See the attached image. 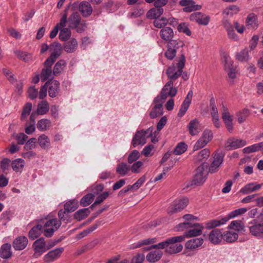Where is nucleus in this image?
<instances>
[{
    "instance_id": "nucleus-9",
    "label": "nucleus",
    "mask_w": 263,
    "mask_h": 263,
    "mask_svg": "<svg viewBox=\"0 0 263 263\" xmlns=\"http://www.w3.org/2000/svg\"><path fill=\"white\" fill-rule=\"evenodd\" d=\"M207 168L206 163H203L198 167L193 180L195 184H202L205 181L208 175Z\"/></svg>"
},
{
    "instance_id": "nucleus-53",
    "label": "nucleus",
    "mask_w": 263,
    "mask_h": 263,
    "mask_svg": "<svg viewBox=\"0 0 263 263\" xmlns=\"http://www.w3.org/2000/svg\"><path fill=\"white\" fill-rule=\"evenodd\" d=\"M66 66V62L64 60H60L58 61L54 66L53 70V73L54 75L59 74L63 71Z\"/></svg>"
},
{
    "instance_id": "nucleus-36",
    "label": "nucleus",
    "mask_w": 263,
    "mask_h": 263,
    "mask_svg": "<svg viewBox=\"0 0 263 263\" xmlns=\"http://www.w3.org/2000/svg\"><path fill=\"white\" fill-rule=\"evenodd\" d=\"M236 59L241 62H248L251 59V57L249 54L248 48H245L238 52L236 54Z\"/></svg>"
},
{
    "instance_id": "nucleus-3",
    "label": "nucleus",
    "mask_w": 263,
    "mask_h": 263,
    "mask_svg": "<svg viewBox=\"0 0 263 263\" xmlns=\"http://www.w3.org/2000/svg\"><path fill=\"white\" fill-rule=\"evenodd\" d=\"M247 227L252 236L259 239L263 238V214H260L256 219L250 221Z\"/></svg>"
},
{
    "instance_id": "nucleus-33",
    "label": "nucleus",
    "mask_w": 263,
    "mask_h": 263,
    "mask_svg": "<svg viewBox=\"0 0 263 263\" xmlns=\"http://www.w3.org/2000/svg\"><path fill=\"white\" fill-rule=\"evenodd\" d=\"M42 233L44 234L43 226L37 224L34 226L29 232L28 236L31 240H34L39 237Z\"/></svg>"
},
{
    "instance_id": "nucleus-47",
    "label": "nucleus",
    "mask_w": 263,
    "mask_h": 263,
    "mask_svg": "<svg viewBox=\"0 0 263 263\" xmlns=\"http://www.w3.org/2000/svg\"><path fill=\"white\" fill-rule=\"evenodd\" d=\"M53 72L51 68H44L42 69L41 74V79L42 81H45L47 80L51 79L53 77Z\"/></svg>"
},
{
    "instance_id": "nucleus-32",
    "label": "nucleus",
    "mask_w": 263,
    "mask_h": 263,
    "mask_svg": "<svg viewBox=\"0 0 263 263\" xmlns=\"http://www.w3.org/2000/svg\"><path fill=\"white\" fill-rule=\"evenodd\" d=\"M210 153L209 149L204 148L194 156V161L196 163H198L206 160L209 158Z\"/></svg>"
},
{
    "instance_id": "nucleus-54",
    "label": "nucleus",
    "mask_w": 263,
    "mask_h": 263,
    "mask_svg": "<svg viewBox=\"0 0 263 263\" xmlns=\"http://www.w3.org/2000/svg\"><path fill=\"white\" fill-rule=\"evenodd\" d=\"M71 31L67 28H62L59 33V39L63 41H66L71 36Z\"/></svg>"
},
{
    "instance_id": "nucleus-22",
    "label": "nucleus",
    "mask_w": 263,
    "mask_h": 263,
    "mask_svg": "<svg viewBox=\"0 0 263 263\" xmlns=\"http://www.w3.org/2000/svg\"><path fill=\"white\" fill-rule=\"evenodd\" d=\"M190 19L193 21H195L199 24L206 25L210 21V17L203 15L200 12H195L190 15Z\"/></svg>"
},
{
    "instance_id": "nucleus-64",
    "label": "nucleus",
    "mask_w": 263,
    "mask_h": 263,
    "mask_svg": "<svg viewBox=\"0 0 263 263\" xmlns=\"http://www.w3.org/2000/svg\"><path fill=\"white\" fill-rule=\"evenodd\" d=\"M179 32H183L188 36L191 35V31L188 27V25L186 23H183L180 24L177 28Z\"/></svg>"
},
{
    "instance_id": "nucleus-55",
    "label": "nucleus",
    "mask_w": 263,
    "mask_h": 263,
    "mask_svg": "<svg viewBox=\"0 0 263 263\" xmlns=\"http://www.w3.org/2000/svg\"><path fill=\"white\" fill-rule=\"evenodd\" d=\"M168 20L165 17L156 18L154 22V25L158 28L165 27L168 24Z\"/></svg>"
},
{
    "instance_id": "nucleus-30",
    "label": "nucleus",
    "mask_w": 263,
    "mask_h": 263,
    "mask_svg": "<svg viewBox=\"0 0 263 263\" xmlns=\"http://www.w3.org/2000/svg\"><path fill=\"white\" fill-rule=\"evenodd\" d=\"M78 47V42L74 39L71 38L66 42L63 45L64 51L67 53H72L76 51Z\"/></svg>"
},
{
    "instance_id": "nucleus-45",
    "label": "nucleus",
    "mask_w": 263,
    "mask_h": 263,
    "mask_svg": "<svg viewBox=\"0 0 263 263\" xmlns=\"http://www.w3.org/2000/svg\"><path fill=\"white\" fill-rule=\"evenodd\" d=\"M51 125V122L47 119H43L39 120L37 123V128L41 131L48 129Z\"/></svg>"
},
{
    "instance_id": "nucleus-58",
    "label": "nucleus",
    "mask_w": 263,
    "mask_h": 263,
    "mask_svg": "<svg viewBox=\"0 0 263 263\" xmlns=\"http://www.w3.org/2000/svg\"><path fill=\"white\" fill-rule=\"evenodd\" d=\"M154 146L153 144L146 145L142 151L141 154L145 157H151L154 153Z\"/></svg>"
},
{
    "instance_id": "nucleus-37",
    "label": "nucleus",
    "mask_w": 263,
    "mask_h": 263,
    "mask_svg": "<svg viewBox=\"0 0 263 263\" xmlns=\"http://www.w3.org/2000/svg\"><path fill=\"white\" fill-rule=\"evenodd\" d=\"M11 246L9 243L3 245L0 250V255L3 258H9L12 255Z\"/></svg>"
},
{
    "instance_id": "nucleus-31",
    "label": "nucleus",
    "mask_w": 263,
    "mask_h": 263,
    "mask_svg": "<svg viewBox=\"0 0 263 263\" xmlns=\"http://www.w3.org/2000/svg\"><path fill=\"white\" fill-rule=\"evenodd\" d=\"M59 82L56 80L48 82L49 95L50 97L54 98L58 95L59 91Z\"/></svg>"
},
{
    "instance_id": "nucleus-8",
    "label": "nucleus",
    "mask_w": 263,
    "mask_h": 263,
    "mask_svg": "<svg viewBox=\"0 0 263 263\" xmlns=\"http://www.w3.org/2000/svg\"><path fill=\"white\" fill-rule=\"evenodd\" d=\"M177 93V89L173 85V81H168L162 88L160 94L156 97L165 102L168 97L173 98Z\"/></svg>"
},
{
    "instance_id": "nucleus-2",
    "label": "nucleus",
    "mask_w": 263,
    "mask_h": 263,
    "mask_svg": "<svg viewBox=\"0 0 263 263\" xmlns=\"http://www.w3.org/2000/svg\"><path fill=\"white\" fill-rule=\"evenodd\" d=\"M186 228H190V229L185 232L183 235H181V236L184 237V240L186 238H191L201 235L204 227L198 223L192 224L189 222L181 223L177 226L178 231H182Z\"/></svg>"
},
{
    "instance_id": "nucleus-44",
    "label": "nucleus",
    "mask_w": 263,
    "mask_h": 263,
    "mask_svg": "<svg viewBox=\"0 0 263 263\" xmlns=\"http://www.w3.org/2000/svg\"><path fill=\"white\" fill-rule=\"evenodd\" d=\"M49 110V105L46 101H43L38 104L37 112L39 115H44Z\"/></svg>"
},
{
    "instance_id": "nucleus-13",
    "label": "nucleus",
    "mask_w": 263,
    "mask_h": 263,
    "mask_svg": "<svg viewBox=\"0 0 263 263\" xmlns=\"http://www.w3.org/2000/svg\"><path fill=\"white\" fill-rule=\"evenodd\" d=\"M246 144L247 142L245 140L230 138L226 142L224 146L227 150L230 151L242 147Z\"/></svg>"
},
{
    "instance_id": "nucleus-19",
    "label": "nucleus",
    "mask_w": 263,
    "mask_h": 263,
    "mask_svg": "<svg viewBox=\"0 0 263 263\" xmlns=\"http://www.w3.org/2000/svg\"><path fill=\"white\" fill-rule=\"evenodd\" d=\"M263 186V183L259 184L256 182H252L246 184L239 191V193L244 195L249 194L259 191Z\"/></svg>"
},
{
    "instance_id": "nucleus-17",
    "label": "nucleus",
    "mask_w": 263,
    "mask_h": 263,
    "mask_svg": "<svg viewBox=\"0 0 263 263\" xmlns=\"http://www.w3.org/2000/svg\"><path fill=\"white\" fill-rule=\"evenodd\" d=\"M224 155L221 153H216L213 157V161L209 168V172L214 173L217 172L223 161Z\"/></svg>"
},
{
    "instance_id": "nucleus-40",
    "label": "nucleus",
    "mask_w": 263,
    "mask_h": 263,
    "mask_svg": "<svg viewBox=\"0 0 263 263\" xmlns=\"http://www.w3.org/2000/svg\"><path fill=\"white\" fill-rule=\"evenodd\" d=\"M37 141L41 148L46 149L50 147V141L46 135H41L38 137Z\"/></svg>"
},
{
    "instance_id": "nucleus-35",
    "label": "nucleus",
    "mask_w": 263,
    "mask_h": 263,
    "mask_svg": "<svg viewBox=\"0 0 263 263\" xmlns=\"http://www.w3.org/2000/svg\"><path fill=\"white\" fill-rule=\"evenodd\" d=\"M79 10L84 16L90 15L92 11L91 5L86 2H82L79 5Z\"/></svg>"
},
{
    "instance_id": "nucleus-6",
    "label": "nucleus",
    "mask_w": 263,
    "mask_h": 263,
    "mask_svg": "<svg viewBox=\"0 0 263 263\" xmlns=\"http://www.w3.org/2000/svg\"><path fill=\"white\" fill-rule=\"evenodd\" d=\"M55 242L46 243L44 238H40L36 240L32 245L34 253L33 257L37 258L44 253L55 245Z\"/></svg>"
},
{
    "instance_id": "nucleus-46",
    "label": "nucleus",
    "mask_w": 263,
    "mask_h": 263,
    "mask_svg": "<svg viewBox=\"0 0 263 263\" xmlns=\"http://www.w3.org/2000/svg\"><path fill=\"white\" fill-rule=\"evenodd\" d=\"M130 170L129 166L126 163H120L118 164L116 171L121 175L124 176L127 174Z\"/></svg>"
},
{
    "instance_id": "nucleus-15",
    "label": "nucleus",
    "mask_w": 263,
    "mask_h": 263,
    "mask_svg": "<svg viewBox=\"0 0 263 263\" xmlns=\"http://www.w3.org/2000/svg\"><path fill=\"white\" fill-rule=\"evenodd\" d=\"M189 203L187 198H182L176 200L167 209L169 214L177 213L186 207Z\"/></svg>"
},
{
    "instance_id": "nucleus-38",
    "label": "nucleus",
    "mask_w": 263,
    "mask_h": 263,
    "mask_svg": "<svg viewBox=\"0 0 263 263\" xmlns=\"http://www.w3.org/2000/svg\"><path fill=\"white\" fill-rule=\"evenodd\" d=\"M246 24L248 28L255 29L257 27V17L254 13L249 14L246 20Z\"/></svg>"
},
{
    "instance_id": "nucleus-23",
    "label": "nucleus",
    "mask_w": 263,
    "mask_h": 263,
    "mask_svg": "<svg viewBox=\"0 0 263 263\" xmlns=\"http://www.w3.org/2000/svg\"><path fill=\"white\" fill-rule=\"evenodd\" d=\"M28 238L24 236L17 237L13 242V247L15 250H22L27 246Z\"/></svg>"
},
{
    "instance_id": "nucleus-56",
    "label": "nucleus",
    "mask_w": 263,
    "mask_h": 263,
    "mask_svg": "<svg viewBox=\"0 0 263 263\" xmlns=\"http://www.w3.org/2000/svg\"><path fill=\"white\" fill-rule=\"evenodd\" d=\"M187 148V145L184 142L179 143L174 151V153L176 155H179L185 152Z\"/></svg>"
},
{
    "instance_id": "nucleus-52",
    "label": "nucleus",
    "mask_w": 263,
    "mask_h": 263,
    "mask_svg": "<svg viewBox=\"0 0 263 263\" xmlns=\"http://www.w3.org/2000/svg\"><path fill=\"white\" fill-rule=\"evenodd\" d=\"M95 195L91 193H89L83 197L80 200V204L83 206H86L89 205L93 201Z\"/></svg>"
},
{
    "instance_id": "nucleus-39",
    "label": "nucleus",
    "mask_w": 263,
    "mask_h": 263,
    "mask_svg": "<svg viewBox=\"0 0 263 263\" xmlns=\"http://www.w3.org/2000/svg\"><path fill=\"white\" fill-rule=\"evenodd\" d=\"M238 237L237 233L233 231H227L223 234V239L228 242H234Z\"/></svg>"
},
{
    "instance_id": "nucleus-29",
    "label": "nucleus",
    "mask_w": 263,
    "mask_h": 263,
    "mask_svg": "<svg viewBox=\"0 0 263 263\" xmlns=\"http://www.w3.org/2000/svg\"><path fill=\"white\" fill-rule=\"evenodd\" d=\"M159 34L161 38L166 42L173 39L174 36L173 30L169 27H165L162 28L160 30Z\"/></svg>"
},
{
    "instance_id": "nucleus-25",
    "label": "nucleus",
    "mask_w": 263,
    "mask_h": 263,
    "mask_svg": "<svg viewBox=\"0 0 263 263\" xmlns=\"http://www.w3.org/2000/svg\"><path fill=\"white\" fill-rule=\"evenodd\" d=\"M203 241V239L201 237L191 239L186 242L185 247L187 249L194 250L201 246Z\"/></svg>"
},
{
    "instance_id": "nucleus-24",
    "label": "nucleus",
    "mask_w": 263,
    "mask_h": 263,
    "mask_svg": "<svg viewBox=\"0 0 263 263\" xmlns=\"http://www.w3.org/2000/svg\"><path fill=\"white\" fill-rule=\"evenodd\" d=\"M189 133L192 136L197 135L201 130L199 121L197 119L192 120L187 125Z\"/></svg>"
},
{
    "instance_id": "nucleus-21",
    "label": "nucleus",
    "mask_w": 263,
    "mask_h": 263,
    "mask_svg": "<svg viewBox=\"0 0 263 263\" xmlns=\"http://www.w3.org/2000/svg\"><path fill=\"white\" fill-rule=\"evenodd\" d=\"M180 5L184 7L183 11L186 12L199 10L201 8V6L196 5L193 0H181Z\"/></svg>"
},
{
    "instance_id": "nucleus-12",
    "label": "nucleus",
    "mask_w": 263,
    "mask_h": 263,
    "mask_svg": "<svg viewBox=\"0 0 263 263\" xmlns=\"http://www.w3.org/2000/svg\"><path fill=\"white\" fill-rule=\"evenodd\" d=\"M213 138V133L211 130L205 129L201 136L195 143L194 146V150L197 151L204 147Z\"/></svg>"
},
{
    "instance_id": "nucleus-43",
    "label": "nucleus",
    "mask_w": 263,
    "mask_h": 263,
    "mask_svg": "<svg viewBox=\"0 0 263 263\" xmlns=\"http://www.w3.org/2000/svg\"><path fill=\"white\" fill-rule=\"evenodd\" d=\"M78 207V201L74 199L67 202L64 205V210L67 212L74 211Z\"/></svg>"
},
{
    "instance_id": "nucleus-61",
    "label": "nucleus",
    "mask_w": 263,
    "mask_h": 263,
    "mask_svg": "<svg viewBox=\"0 0 263 263\" xmlns=\"http://www.w3.org/2000/svg\"><path fill=\"white\" fill-rule=\"evenodd\" d=\"M32 110V104L31 103H27L25 104L23 108V110L21 116L22 120H25L27 116H28Z\"/></svg>"
},
{
    "instance_id": "nucleus-1",
    "label": "nucleus",
    "mask_w": 263,
    "mask_h": 263,
    "mask_svg": "<svg viewBox=\"0 0 263 263\" xmlns=\"http://www.w3.org/2000/svg\"><path fill=\"white\" fill-rule=\"evenodd\" d=\"M183 241L184 237L181 235L172 237L158 244L151 246L150 249H165V252L168 254H176L182 250L183 246L179 242Z\"/></svg>"
},
{
    "instance_id": "nucleus-50",
    "label": "nucleus",
    "mask_w": 263,
    "mask_h": 263,
    "mask_svg": "<svg viewBox=\"0 0 263 263\" xmlns=\"http://www.w3.org/2000/svg\"><path fill=\"white\" fill-rule=\"evenodd\" d=\"M144 166L143 162L139 160L132 163L130 170L133 173L139 174L141 173Z\"/></svg>"
},
{
    "instance_id": "nucleus-11",
    "label": "nucleus",
    "mask_w": 263,
    "mask_h": 263,
    "mask_svg": "<svg viewBox=\"0 0 263 263\" xmlns=\"http://www.w3.org/2000/svg\"><path fill=\"white\" fill-rule=\"evenodd\" d=\"M164 101L159 98L156 97L151 106V110L149 112V117L152 119H155L163 114V104Z\"/></svg>"
},
{
    "instance_id": "nucleus-49",
    "label": "nucleus",
    "mask_w": 263,
    "mask_h": 263,
    "mask_svg": "<svg viewBox=\"0 0 263 263\" xmlns=\"http://www.w3.org/2000/svg\"><path fill=\"white\" fill-rule=\"evenodd\" d=\"M157 241L156 238H146L139 241L135 245H134L131 248L136 249L140 248L143 245H150L155 243Z\"/></svg>"
},
{
    "instance_id": "nucleus-48",
    "label": "nucleus",
    "mask_w": 263,
    "mask_h": 263,
    "mask_svg": "<svg viewBox=\"0 0 263 263\" xmlns=\"http://www.w3.org/2000/svg\"><path fill=\"white\" fill-rule=\"evenodd\" d=\"M249 113L248 109L244 108L236 113V117L239 123L241 124L245 121Z\"/></svg>"
},
{
    "instance_id": "nucleus-14",
    "label": "nucleus",
    "mask_w": 263,
    "mask_h": 263,
    "mask_svg": "<svg viewBox=\"0 0 263 263\" xmlns=\"http://www.w3.org/2000/svg\"><path fill=\"white\" fill-rule=\"evenodd\" d=\"M150 247L145 248L146 250L151 251L146 256V260L149 263H155L158 261L163 256V253L161 250V249H150Z\"/></svg>"
},
{
    "instance_id": "nucleus-5",
    "label": "nucleus",
    "mask_w": 263,
    "mask_h": 263,
    "mask_svg": "<svg viewBox=\"0 0 263 263\" xmlns=\"http://www.w3.org/2000/svg\"><path fill=\"white\" fill-rule=\"evenodd\" d=\"M153 132L152 127H149L146 130H137L132 139V144L133 147L143 146L146 143L147 139L152 136Z\"/></svg>"
},
{
    "instance_id": "nucleus-41",
    "label": "nucleus",
    "mask_w": 263,
    "mask_h": 263,
    "mask_svg": "<svg viewBox=\"0 0 263 263\" xmlns=\"http://www.w3.org/2000/svg\"><path fill=\"white\" fill-rule=\"evenodd\" d=\"M228 228L237 232H242L244 231V225L240 220H234L229 225Z\"/></svg>"
},
{
    "instance_id": "nucleus-26",
    "label": "nucleus",
    "mask_w": 263,
    "mask_h": 263,
    "mask_svg": "<svg viewBox=\"0 0 263 263\" xmlns=\"http://www.w3.org/2000/svg\"><path fill=\"white\" fill-rule=\"evenodd\" d=\"M209 238L212 243L217 245L223 239V234L220 230L214 229L210 233Z\"/></svg>"
},
{
    "instance_id": "nucleus-20",
    "label": "nucleus",
    "mask_w": 263,
    "mask_h": 263,
    "mask_svg": "<svg viewBox=\"0 0 263 263\" xmlns=\"http://www.w3.org/2000/svg\"><path fill=\"white\" fill-rule=\"evenodd\" d=\"M193 95V92L192 90H190L186 97H185L184 101L182 103L178 113V117H182L183 116L187 110L188 109L189 106L191 103L192 97Z\"/></svg>"
},
{
    "instance_id": "nucleus-62",
    "label": "nucleus",
    "mask_w": 263,
    "mask_h": 263,
    "mask_svg": "<svg viewBox=\"0 0 263 263\" xmlns=\"http://www.w3.org/2000/svg\"><path fill=\"white\" fill-rule=\"evenodd\" d=\"M168 44L167 46H170L173 48H175L177 50L179 47L183 46V43L179 39L174 40L171 39L170 40L167 41Z\"/></svg>"
},
{
    "instance_id": "nucleus-28",
    "label": "nucleus",
    "mask_w": 263,
    "mask_h": 263,
    "mask_svg": "<svg viewBox=\"0 0 263 263\" xmlns=\"http://www.w3.org/2000/svg\"><path fill=\"white\" fill-rule=\"evenodd\" d=\"M10 165L15 172L21 173L25 165V162L23 159L17 158L11 162Z\"/></svg>"
},
{
    "instance_id": "nucleus-59",
    "label": "nucleus",
    "mask_w": 263,
    "mask_h": 263,
    "mask_svg": "<svg viewBox=\"0 0 263 263\" xmlns=\"http://www.w3.org/2000/svg\"><path fill=\"white\" fill-rule=\"evenodd\" d=\"M14 53L18 58L25 62L29 61L31 58V55L30 54L22 51L16 50L14 51Z\"/></svg>"
},
{
    "instance_id": "nucleus-57",
    "label": "nucleus",
    "mask_w": 263,
    "mask_h": 263,
    "mask_svg": "<svg viewBox=\"0 0 263 263\" xmlns=\"http://www.w3.org/2000/svg\"><path fill=\"white\" fill-rule=\"evenodd\" d=\"M260 142L258 143L253 144L251 146L246 147L243 149V152L245 154H249L254 153L257 151H260Z\"/></svg>"
},
{
    "instance_id": "nucleus-7",
    "label": "nucleus",
    "mask_w": 263,
    "mask_h": 263,
    "mask_svg": "<svg viewBox=\"0 0 263 263\" xmlns=\"http://www.w3.org/2000/svg\"><path fill=\"white\" fill-rule=\"evenodd\" d=\"M61 225V222L56 218L47 220L43 227L44 235L47 237H51Z\"/></svg>"
},
{
    "instance_id": "nucleus-42",
    "label": "nucleus",
    "mask_w": 263,
    "mask_h": 263,
    "mask_svg": "<svg viewBox=\"0 0 263 263\" xmlns=\"http://www.w3.org/2000/svg\"><path fill=\"white\" fill-rule=\"evenodd\" d=\"M90 210L88 208L79 210L74 214V217L77 220L80 221L85 218L89 214Z\"/></svg>"
},
{
    "instance_id": "nucleus-4",
    "label": "nucleus",
    "mask_w": 263,
    "mask_h": 263,
    "mask_svg": "<svg viewBox=\"0 0 263 263\" xmlns=\"http://www.w3.org/2000/svg\"><path fill=\"white\" fill-rule=\"evenodd\" d=\"M185 62V57L182 55L176 64H173L168 67L166 72L170 81H173L181 76Z\"/></svg>"
},
{
    "instance_id": "nucleus-34",
    "label": "nucleus",
    "mask_w": 263,
    "mask_h": 263,
    "mask_svg": "<svg viewBox=\"0 0 263 263\" xmlns=\"http://www.w3.org/2000/svg\"><path fill=\"white\" fill-rule=\"evenodd\" d=\"M239 10V8L236 5H232L226 8L222 12L223 20H228V18L232 17L234 15L236 14Z\"/></svg>"
},
{
    "instance_id": "nucleus-63",
    "label": "nucleus",
    "mask_w": 263,
    "mask_h": 263,
    "mask_svg": "<svg viewBox=\"0 0 263 263\" xmlns=\"http://www.w3.org/2000/svg\"><path fill=\"white\" fill-rule=\"evenodd\" d=\"M231 66L232 64L230 62L228 66H226L225 68L228 72L229 78L233 80L236 78L237 71L236 69L234 68L233 67H231Z\"/></svg>"
},
{
    "instance_id": "nucleus-60",
    "label": "nucleus",
    "mask_w": 263,
    "mask_h": 263,
    "mask_svg": "<svg viewBox=\"0 0 263 263\" xmlns=\"http://www.w3.org/2000/svg\"><path fill=\"white\" fill-rule=\"evenodd\" d=\"M222 118L224 121H233V116L231 115L229 109L226 106H222Z\"/></svg>"
},
{
    "instance_id": "nucleus-51",
    "label": "nucleus",
    "mask_w": 263,
    "mask_h": 263,
    "mask_svg": "<svg viewBox=\"0 0 263 263\" xmlns=\"http://www.w3.org/2000/svg\"><path fill=\"white\" fill-rule=\"evenodd\" d=\"M141 154L137 150H133L128 155L127 161L129 164H132L135 162L139 161Z\"/></svg>"
},
{
    "instance_id": "nucleus-10",
    "label": "nucleus",
    "mask_w": 263,
    "mask_h": 263,
    "mask_svg": "<svg viewBox=\"0 0 263 263\" xmlns=\"http://www.w3.org/2000/svg\"><path fill=\"white\" fill-rule=\"evenodd\" d=\"M50 51H53L50 57L48 58L45 62V66L46 68H51V66L55 62V60L60 55L61 53V46L58 43H53L50 45Z\"/></svg>"
},
{
    "instance_id": "nucleus-18",
    "label": "nucleus",
    "mask_w": 263,
    "mask_h": 263,
    "mask_svg": "<svg viewBox=\"0 0 263 263\" xmlns=\"http://www.w3.org/2000/svg\"><path fill=\"white\" fill-rule=\"evenodd\" d=\"M63 250V248H58L49 251L44 256V261L47 263L54 261L60 257Z\"/></svg>"
},
{
    "instance_id": "nucleus-27",
    "label": "nucleus",
    "mask_w": 263,
    "mask_h": 263,
    "mask_svg": "<svg viewBox=\"0 0 263 263\" xmlns=\"http://www.w3.org/2000/svg\"><path fill=\"white\" fill-rule=\"evenodd\" d=\"M81 16L78 12H73L68 18L69 26L71 28L76 29L81 22Z\"/></svg>"
},
{
    "instance_id": "nucleus-16",
    "label": "nucleus",
    "mask_w": 263,
    "mask_h": 263,
    "mask_svg": "<svg viewBox=\"0 0 263 263\" xmlns=\"http://www.w3.org/2000/svg\"><path fill=\"white\" fill-rule=\"evenodd\" d=\"M222 23L227 32L228 37L233 41H238L239 38L234 30L233 25L228 20H222Z\"/></svg>"
}]
</instances>
